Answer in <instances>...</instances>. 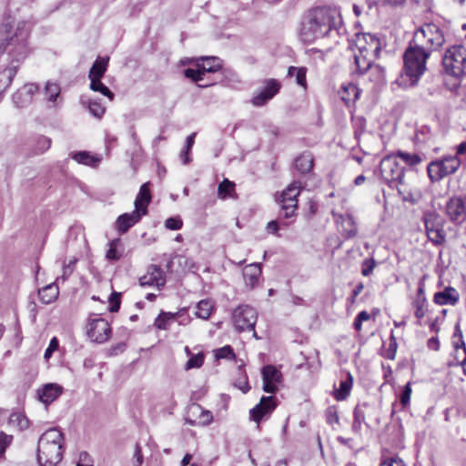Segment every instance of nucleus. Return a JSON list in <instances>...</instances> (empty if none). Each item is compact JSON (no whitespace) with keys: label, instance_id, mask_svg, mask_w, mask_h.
I'll return each mask as SVG.
<instances>
[{"label":"nucleus","instance_id":"f257e3e1","mask_svg":"<svg viewBox=\"0 0 466 466\" xmlns=\"http://www.w3.org/2000/svg\"><path fill=\"white\" fill-rule=\"evenodd\" d=\"M445 42L441 29L434 24H424L413 32L410 41V85L414 86L426 72V63L432 50Z\"/></svg>","mask_w":466,"mask_h":466},{"label":"nucleus","instance_id":"f03ea898","mask_svg":"<svg viewBox=\"0 0 466 466\" xmlns=\"http://www.w3.org/2000/svg\"><path fill=\"white\" fill-rule=\"evenodd\" d=\"M339 24H341V19L335 11L316 8L301 23L300 40L305 44H311L336 30Z\"/></svg>","mask_w":466,"mask_h":466},{"label":"nucleus","instance_id":"7ed1b4c3","mask_svg":"<svg viewBox=\"0 0 466 466\" xmlns=\"http://www.w3.org/2000/svg\"><path fill=\"white\" fill-rule=\"evenodd\" d=\"M408 153L399 152L397 156H387L380 161L381 177L390 187H395L403 201L408 200V184L406 183V167Z\"/></svg>","mask_w":466,"mask_h":466},{"label":"nucleus","instance_id":"20e7f679","mask_svg":"<svg viewBox=\"0 0 466 466\" xmlns=\"http://www.w3.org/2000/svg\"><path fill=\"white\" fill-rule=\"evenodd\" d=\"M63 433L52 428L45 431L38 440L37 461L41 466H56L62 460Z\"/></svg>","mask_w":466,"mask_h":466},{"label":"nucleus","instance_id":"39448f33","mask_svg":"<svg viewBox=\"0 0 466 466\" xmlns=\"http://www.w3.org/2000/svg\"><path fill=\"white\" fill-rule=\"evenodd\" d=\"M30 33V25L25 21L18 22L15 31L11 35H6L5 40L6 44L0 45V53L7 51L14 56L16 60L25 57L26 54V40Z\"/></svg>","mask_w":466,"mask_h":466},{"label":"nucleus","instance_id":"423d86ee","mask_svg":"<svg viewBox=\"0 0 466 466\" xmlns=\"http://www.w3.org/2000/svg\"><path fill=\"white\" fill-rule=\"evenodd\" d=\"M442 66L445 73L453 77L466 76V47L460 45L448 48L442 57Z\"/></svg>","mask_w":466,"mask_h":466},{"label":"nucleus","instance_id":"0eeeda50","mask_svg":"<svg viewBox=\"0 0 466 466\" xmlns=\"http://www.w3.org/2000/svg\"><path fill=\"white\" fill-rule=\"evenodd\" d=\"M461 162L457 155L443 157L431 161L427 167V173L431 182H437L443 177L454 174Z\"/></svg>","mask_w":466,"mask_h":466},{"label":"nucleus","instance_id":"6e6552de","mask_svg":"<svg viewBox=\"0 0 466 466\" xmlns=\"http://www.w3.org/2000/svg\"><path fill=\"white\" fill-rule=\"evenodd\" d=\"M257 319L256 309L248 305L238 306L232 314L234 327L238 332L254 330Z\"/></svg>","mask_w":466,"mask_h":466},{"label":"nucleus","instance_id":"1a4fd4ad","mask_svg":"<svg viewBox=\"0 0 466 466\" xmlns=\"http://www.w3.org/2000/svg\"><path fill=\"white\" fill-rule=\"evenodd\" d=\"M302 185L299 181L291 183L280 195L279 203L284 212V218H289L296 216L298 208V196L300 193Z\"/></svg>","mask_w":466,"mask_h":466},{"label":"nucleus","instance_id":"9d476101","mask_svg":"<svg viewBox=\"0 0 466 466\" xmlns=\"http://www.w3.org/2000/svg\"><path fill=\"white\" fill-rule=\"evenodd\" d=\"M350 46L358 53L372 54L373 56H378L380 52V39L368 33L356 34Z\"/></svg>","mask_w":466,"mask_h":466},{"label":"nucleus","instance_id":"9b49d317","mask_svg":"<svg viewBox=\"0 0 466 466\" xmlns=\"http://www.w3.org/2000/svg\"><path fill=\"white\" fill-rule=\"evenodd\" d=\"M86 334L92 341L104 343L110 338L111 328L106 319H94L88 324Z\"/></svg>","mask_w":466,"mask_h":466},{"label":"nucleus","instance_id":"f8f14e48","mask_svg":"<svg viewBox=\"0 0 466 466\" xmlns=\"http://www.w3.org/2000/svg\"><path fill=\"white\" fill-rule=\"evenodd\" d=\"M445 214L454 224H461L466 219V204L461 197L451 198L445 206Z\"/></svg>","mask_w":466,"mask_h":466},{"label":"nucleus","instance_id":"ddd939ff","mask_svg":"<svg viewBox=\"0 0 466 466\" xmlns=\"http://www.w3.org/2000/svg\"><path fill=\"white\" fill-rule=\"evenodd\" d=\"M139 284L142 287L156 286L161 289L166 284V276L163 269L157 265H150L147 273L139 279Z\"/></svg>","mask_w":466,"mask_h":466},{"label":"nucleus","instance_id":"4468645a","mask_svg":"<svg viewBox=\"0 0 466 466\" xmlns=\"http://www.w3.org/2000/svg\"><path fill=\"white\" fill-rule=\"evenodd\" d=\"M275 408V397L263 396L259 403L250 410V419L256 422H259L264 416L271 413Z\"/></svg>","mask_w":466,"mask_h":466},{"label":"nucleus","instance_id":"2eb2a0df","mask_svg":"<svg viewBox=\"0 0 466 466\" xmlns=\"http://www.w3.org/2000/svg\"><path fill=\"white\" fill-rule=\"evenodd\" d=\"M408 404V383H406L402 388V393L400 395V402H394L392 404V420L399 424L400 431L401 434L404 433V427L402 424V417L400 416V413H403L406 415L405 408Z\"/></svg>","mask_w":466,"mask_h":466},{"label":"nucleus","instance_id":"dca6fc26","mask_svg":"<svg viewBox=\"0 0 466 466\" xmlns=\"http://www.w3.org/2000/svg\"><path fill=\"white\" fill-rule=\"evenodd\" d=\"M63 392V387L56 383L45 384L41 389L37 390L38 400L49 404L55 401Z\"/></svg>","mask_w":466,"mask_h":466},{"label":"nucleus","instance_id":"f3484780","mask_svg":"<svg viewBox=\"0 0 466 466\" xmlns=\"http://www.w3.org/2000/svg\"><path fill=\"white\" fill-rule=\"evenodd\" d=\"M38 91L35 84H26L13 95V101L18 107H24L30 104L33 96Z\"/></svg>","mask_w":466,"mask_h":466},{"label":"nucleus","instance_id":"a211bd4d","mask_svg":"<svg viewBox=\"0 0 466 466\" xmlns=\"http://www.w3.org/2000/svg\"><path fill=\"white\" fill-rule=\"evenodd\" d=\"M151 201V194L149 189V183H144L139 189V192L135 200L134 211H137L138 214L144 216L147 213V206Z\"/></svg>","mask_w":466,"mask_h":466},{"label":"nucleus","instance_id":"6ab92c4d","mask_svg":"<svg viewBox=\"0 0 466 466\" xmlns=\"http://www.w3.org/2000/svg\"><path fill=\"white\" fill-rule=\"evenodd\" d=\"M432 218H436V215L433 213L424 214V226L426 228L427 236L429 239L434 245H441L445 241V234L442 228H429Z\"/></svg>","mask_w":466,"mask_h":466},{"label":"nucleus","instance_id":"aec40b11","mask_svg":"<svg viewBox=\"0 0 466 466\" xmlns=\"http://www.w3.org/2000/svg\"><path fill=\"white\" fill-rule=\"evenodd\" d=\"M141 215L137 211L120 215L116 221V228L120 234L126 233L131 227L137 223Z\"/></svg>","mask_w":466,"mask_h":466},{"label":"nucleus","instance_id":"412c9836","mask_svg":"<svg viewBox=\"0 0 466 466\" xmlns=\"http://www.w3.org/2000/svg\"><path fill=\"white\" fill-rule=\"evenodd\" d=\"M372 54L358 53L354 51V69L353 72L359 75H363L367 70L371 69Z\"/></svg>","mask_w":466,"mask_h":466},{"label":"nucleus","instance_id":"4be33fe9","mask_svg":"<svg viewBox=\"0 0 466 466\" xmlns=\"http://www.w3.org/2000/svg\"><path fill=\"white\" fill-rule=\"evenodd\" d=\"M294 165L299 173L303 175L309 173L314 166L313 155L309 151L301 153L295 158Z\"/></svg>","mask_w":466,"mask_h":466},{"label":"nucleus","instance_id":"5701e85b","mask_svg":"<svg viewBox=\"0 0 466 466\" xmlns=\"http://www.w3.org/2000/svg\"><path fill=\"white\" fill-rule=\"evenodd\" d=\"M459 300V295L455 289L448 287L444 290L435 293L434 302L438 305H455Z\"/></svg>","mask_w":466,"mask_h":466},{"label":"nucleus","instance_id":"b1692460","mask_svg":"<svg viewBox=\"0 0 466 466\" xmlns=\"http://www.w3.org/2000/svg\"><path fill=\"white\" fill-rule=\"evenodd\" d=\"M261 275L260 264L253 263L246 266L243 269V278L247 286L251 289L254 288L258 282V279Z\"/></svg>","mask_w":466,"mask_h":466},{"label":"nucleus","instance_id":"393cba45","mask_svg":"<svg viewBox=\"0 0 466 466\" xmlns=\"http://www.w3.org/2000/svg\"><path fill=\"white\" fill-rule=\"evenodd\" d=\"M353 378L350 372H347L345 375V379L341 380L339 382V388L335 390L334 398L337 400H344L350 393V390L352 387Z\"/></svg>","mask_w":466,"mask_h":466},{"label":"nucleus","instance_id":"a878e982","mask_svg":"<svg viewBox=\"0 0 466 466\" xmlns=\"http://www.w3.org/2000/svg\"><path fill=\"white\" fill-rule=\"evenodd\" d=\"M58 287L55 283L49 284L38 290L39 299L44 304L52 303L58 297Z\"/></svg>","mask_w":466,"mask_h":466},{"label":"nucleus","instance_id":"bb28decb","mask_svg":"<svg viewBox=\"0 0 466 466\" xmlns=\"http://www.w3.org/2000/svg\"><path fill=\"white\" fill-rule=\"evenodd\" d=\"M403 67L400 76L392 83V89L406 88L408 82V47L402 54Z\"/></svg>","mask_w":466,"mask_h":466},{"label":"nucleus","instance_id":"cd10ccee","mask_svg":"<svg viewBox=\"0 0 466 466\" xmlns=\"http://www.w3.org/2000/svg\"><path fill=\"white\" fill-rule=\"evenodd\" d=\"M341 227L343 235L346 238H351L358 233V228L356 222L351 215H346L341 217Z\"/></svg>","mask_w":466,"mask_h":466},{"label":"nucleus","instance_id":"c85d7f7f","mask_svg":"<svg viewBox=\"0 0 466 466\" xmlns=\"http://www.w3.org/2000/svg\"><path fill=\"white\" fill-rule=\"evenodd\" d=\"M108 57H98L90 68L88 77L102 78L106 71Z\"/></svg>","mask_w":466,"mask_h":466},{"label":"nucleus","instance_id":"c756f323","mask_svg":"<svg viewBox=\"0 0 466 466\" xmlns=\"http://www.w3.org/2000/svg\"><path fill=\"white\" fill-rule=\"evenodd\" d=\"M178 316L179 312L171 313L161 311L160 314L156 319L154 325L158 329L166 330L168 329L170 322L175 321Z\"/></svg>","mask_w":466,"mask_h":466},{"label":"nucleus","instance_id":"7c9ffc66","mask_svg":"<svg viewBox=\"0 0 466 466\" xmlns=\"http://www.w3.org/2000/svg\"><path fill=\"white\" fill-rule=\"evenodd\" d=\"M8 424L18 431H24L28 428L29 420L21 412H14L10 415Z\"/></svg>","mask_w":466,"mask_h":466},{"label":"nucleus","instance_id":"2f4dec72","mask_svg":"<svg viewBox=\"0 0 466 466\" xmlns=\"http://www.w3.org/2000/svg\"><path fill=\"white\" fill-rule=\"evenodd\" d=\"M262 379L263 380H269L279 384L282 381V374L274 366L267 365L262 369Z\"/></svg>","mask_w":466,"mask_h":466},{"label":"nucleus","instance_id":"473e14b6","mask_svg":"<svg viewBox=\"0 0 466 466\" xmlns=\"http://www.w3.org/2000/svg\"><path fill=\"white\" fill-rule=\"evenodd\" d=\"M235 192V184L229 181L228 178H225L218 187V196L221 199H226L228 198H233V194Z\"/></svg>","mask_w":466,"mask_h":466},{"label":"nucleus","instance_id":"72a5a7b5","mask_svg":"<svg viewBox=\"0 0 466 466\" xmlns=\"http://www.w3.org/2000/svg\"><path fill=\"white\" fill-rule=\"evenodd\" d=\"M201 68L204 73L217 72L221 68L220 60L216 56L201 57Z\"/></svg>","mask_w":466,"mask_h":466},{"label":"nucleus","instance_id":"f704fd0d","mask_svg":"<svg viewBox=\"0 0 466 466\" xmlns=\"http://www.w3.org/2000/svg\"><path fill=\"white\" fill-rule=\"evenodd\" d=\"M306 73L307 69L305 67L289 66L288 70V76H295L297 84L304 88L307 87Z\"/></svg>","mask_w":466,"mask_h":466},{"label":"nucleus","instance_id":"c9c22d12","mask_svg":"<svg viewBox=\"0 0 466 466\" xmlns=\"http://www.w3.org/2000/svg\"><path fill=\"white\" fill-rule=\"evenodd\" d=\"M212 309V302L208 299H202L197 305L196 316L203 319H208L211 315Z\"/></svg>","mask_w":466,"mask_h":466},{"label":"nucleus","instance_id":"e433bc0d","mask_svg":"<svg viewBox=\"0 0 466 466\" xmlns=\"http://www.w3.org/2000/svg\"><path fill=\"white\" fill-rule=\"evenodd\" d=\"M342 92L341 99L346 103L356 101L360 96L359 88L353 84L343 86Z\"/></svg>","mask_w":466,"mask_h":466},{"label":"nucleus","instance_id":"4c0bfd02","mask_svg":"<svg viewBox=\"0 0 466 466\" xmlns=\"http://www.w3.org/2000/svg\"><path fill=\"white\" fill-rule=\"evenodd\" d=\"M89 79H90V82H91L90 83V88L93 91L99 92L102 95L109 97L110 100H113L114 94L110 91V89L106 86H105L101 82V78H98V77H89Z\"/></svg>","mask_w":466,"mask_h":466},{"label":"nucleus","instance_id":"58836bf2","mask_svg":"<svg viewBox=\"0 0 466 466\" xmlns=\"http://www.w3.org/2000/svg\"><path fill=\"white\" fill-rule=\"evenodd\" d=\"M72 158L77 163L84 164L86 166H95L97 159L91 156L87 151H79L73 154Z\"/></svg>","mask_w":466,"mask_h":466},{"label":"nucleus","instance_id":"ea45409f","mask_svg":"<svg viewBox=\"0 0 466 466\" xmlns=\"http://www.w3.org/2000/svg\"><path fill=\"white\" fill-rule=\"evenodd\" d=\"M353 423H352V431L355 433H359L361 429V424L365 422V412L360 406H356L353 411Z\"/></svg>","mask_w":466,"mask_h":466},{"label":"nucleus","instance_id":"a19ab883","mask_svg":"<svg viewBox=\"0 0 466 466\" xmlns=\"http://www.w3.org/2000/svg\"><path fill=\"white\" fill-rule=\"evenodd\" d=\"M60 94V87L56 83L47 82L45 87V95L46 100L55 102Z\"/></svg>","mask_w":466,"mask_h":466},{"label":"nucleus","instance_id":"79ce46f5","mask_svg":"<svg viewBox=\"0 0 466 466\" xmlns=\"http://www.w3.org/2000/svg\"><path fill=\"white\" fill-rule=\"evenodd\" d=\"M89 112L96 117L100 118L105 114V106L96 100H89L87 103Z\"/></svg>","mask_w":466,"mask_h":466},{"label":"nucleus","instance_id":"37998d69","mask_svg":"<svg viewBox=\"0 0 466 466\" xmlns=\"http://www.w3.org/2000/svg\"><path fill=\"white\" fill-rule=\"evenodd\" d=\"M215 357L217 359H227V360H235L236 355L233 351V349L229 345H226L220 349L216 350Z\"/></svg>","mask_w":466,"mask_h":466},{"label":"nucleus","instance_id":"c03bdc74","mask_svg":"<svg viewBox=\"0 0 466 466\" xmlns=\"http://www.w3.org/2000/svg\"><path fill=\"white\" fill-rule=\"evenodd\" d=\"M191 409L195 411L200 412V420L198 421L199 424L208 425L213 420L212 413L209 410H203L199 405H193Z\"/></svg>","mask_w":466,"mask_h":466},{"label":"nucleus","instance_id":"a18cd8bd","mask_svg":"<svg viewBox=\"0 0 466 466\" xmlns=\"http://www.w3.org/2000/svg\"><path fill=\"white\" fill-rule=\"evenodd\" d=\"M280 89V84L276 79H268L265 81V86L263 87V92L268 94H272V97L279 93Z\"/></svg>","mask_w":466,"mask_h":466},{"label":"nucleus","instance_id":"49530a36","mask_svg":"<svg viewBox=\"0 0 466 466\" xmlns=\"http://www.w3.org/2000/svg\"><path fill=\"white\" fill-rule=\"evenodd\" d=\"M370 80L373 81L376 86L383 84L384 71L380 66H375L370 69Z\"/></svg>","mask_w":466,"mask_h":466},{"label":"nucleus","instance_id":"de8ad7c7","mask_svg":"<svg viewBox=\"0 0 466 466\" xmlns=\"http://www.w3.org/2000/svg\"><path fill=\"white\" fill-rule=\"evenodd\" d=\"M184 75L186 77L190 78L194 82H198L203 79L205 75L202 68L194 69V68H187L184 71Z\"/></svg>","mask_w":466,"mask_h":466},{"label":"nucleus","instance_id":"09e8293b","mask_svg":"<svg viewBox=\"0 0 466 466\" xmlns=\"http://www.w3.org/2000/svg\"><path fill=\"white\" fill-rule=\"evenodd\" d=\"M204 363V355L202 353H198L193 355L186 364V370L200 368Z\"/></svg>","mask_w":466,"mask_h":466},{"label":"nucleus","instance_id":"8fccbe9b","mask_svg":"<svg viewBox=\"0 0 466 466\" xmlns=\"http://www.w3.org/2000/svg\"><path fill=\"white\" fill-rule=\"evenodd\" d=\"M76 262V259L70 260L68 264L63 267V273L56 279V282H59L60 280L66 281L68 279V277L73 273L75 269Z\"/></svg>","mask_w":466,"mask_h":466},{"label":"nucleus","instance_id":"3c124183","mask_svg":"<svg viewBox=\"0 0 466 466\" xmlns=\"http://www.w3.org/2000/svg\"><path fill=\"white\" fill-rule=\"evenodd\" d=\"M272 98V94L267 95V93L261 90L257 96L252 98V104L256 106H261L265 105L268 100Z\"/></svg>","mask_w":466,"mask_h":466},{"label":"nucleus","instance_id":"603ef678","mask_svg":"<svg viewBox=\"0 0 466 466\" xmlns=\"http://www.w3.org/2000/svg\"><path fill=\"white\" fill-rule=\"evenodd\" d=\"M165 226L168 229L178 230V229H180L182 228L183 221L178 217H172V218H167L165 221Z\"/></svg>","mask_w":466,"mask_h":466},{"label":"nucleus","instance_id":"864d4df0","mask_svg":"<svg viewBox=\"0 0 466 466\" xmlns=\"http://www.w3.org/2000/svg\"><path fill=\"white\" fill-rule=\"evenodd\" d=\"M110 306H109V311L110 312H116L118 311L120 308V294L116 292H113L110 296Z\"/></svg>","mask_w":466,"mask_h":466},{"label":"nucleus","instance_id":"5fc2aeb1","mask_svg":"<svg viewBox=\"0 0 466 466\" xmlns=\"http://www.w3.org/2000/svg\"><path fill=\"white\" fill-rule=\"evenodd\" d=\"M416 310H415V316L418 319H421L425 315V305H426V298L423 297L421 300L417 299L415 302Z\"/></svg>","mask_w":466,"mask_h":466},{"label":"nucleus","instance_id":"6e6d98bb","mask_svg":"<svg viewBox=\"0 0 466 466\" xmlns=\"http://www.w3.org/2000/svg\"><path fill=\"white\" fill-rule=\"evenodd\" d=\"M51 146V139L46 137H40L37 139V148L39 153H43L47 150Z\"/></svg>","mask_w":466,"mask_h":466},{"label":"nucleus","instance_id":"4d7b16f0","mask_svg":"<svg viewBox=\"0 0 466 466\" xmlns=\"http://www.w3.org/2000/svg\"><path fill=\"white\" fill-rule=\"evenodd\" d=\"M380 466H406L405 462L398 457H390L383 460Z\"/></svg>","mask_w":466,"mask_h":466},{"label":"nucleus","instance_id":"13d9d810","mask_svg":"<svg viewBox=\"0 0 466 466\" xmlns=\"http://www.w3.org/2000/svg\"><path fill=\"white\" fill-rule=\"evenodd\" d=\"M326 417H327V422L329 424L332 423H338L339 422V415L337 413V410L334 407H329L326 410Z\"/></svg>","mask_w":466,"mask_h":466},{"label":"nucleus","instance_id":"bf43d9fd","mask_svg":"<svg viewBox=\"0 0 466 466\" xmlns=\"http://www.w3.org/2000/svg\"><path fill=\"white\" fill-rule=\"evenodd\" d=\"M396 350H397V342H396V339L394 337V333L392 331L391 336H390V343L389 349L386 353V358L393 360L395 357Z\"/></svg>","mask_w":466,"mask_h":466},{"label":"nucleus","instance_id":"052dcab7","mask_svg":"<svg viewBox=\"0 0 466 466\" xmlns=\"http://www.w3.org/2000/svg\"><path fill=\"white\" fill-rule=\"evenodd\" d=\"M58 345H59V344H58V340H57V339H56V337H54V338L50 340V343H49V345H48L47 349H46V351H45V355H44V357H45L46 359H49V358L52 356L53 352L58 349Z\"/></svg>","mask_w":466,"mask_h":466},{"label":"nucleus","instance_id":"680f3d73","mask_svg":"<svg viewBox=\"0 0 466 466\" xmlns=\"http://www.w3.org/2000/svg\"><path fill=\"white\" fill-rule=\"evenodd\" d=\"M106 258L108 260H117V259H119L120 255L118 254L114 242L110 243V247H109L108 250L106 251Z\"/></svg>","mask_w":466,"mask_h":466},{"label":"nucleus","instance_id":"e2e57ef3","mask_svg":"<svg viewBox=\"0 0 466 466\" xmlns=\"http://www.w3.org/2000/svg\"><path fill=\"white\" fill-rule=\"evenodd\" d=\"M134 459H135L134 466H141L142 465L143 455H142V451H141V447L139 446L138 443H137L136 447H135Z\"/></svg>","mask_w":466,"mask_h":466},{"label":"nucleus","instance_id":"0e129e2a","mask_svg":"<svg viewBox=\"0 0 466 466\" xmlns=\"http://www.w3.org/2000/svg\"><path fill=\"white\" fill-rule=\"evenodd\" d=\"M13 436L7 435L4 432H0V447L4 449V452L5 451V449L10 445L12 442Z\"/></svg>","mask_w":466,"mask_h":466},{"label":"nucleus","instance_id":"69168bd1","mask_svg":"<svg viewBox=\"0 0 466 466\" xmlns=\"http://www.w3.org/2000/svg\"><path fill=\"white\" fill-rule=\"evenodd\" d=\"M374 268V261L373 260H365L363 263V267L361 269V273L363 276H369Z\"/></svg>","mask_w":466,"mask_h":466},{"label":"nucleus","instance_id":"338daca9","mask_svg":"<svg viewBox=\"0 0 466 466\" xmlns=\"http://www.w3.org/2000/svg\"><path fill=\"white\" fill-rule=\"evenodd\" d=\"M277 384L273 381L263 380V390L268 393H275L278 390Z\"/></svg>","mask_w":466,"mask_h":466},{"label":"nucleus","instance_id":"774afa93","mask_svg":"<svg viewBox=\"0 0 466 466\" xmlns=\"http://www.w3.org/2000/svg\"><path fill=\"white\" fill-rule=\"evenodd\" d=\"M235 386L243 393H247L250 390L247 378L243 379V380L235 382Z\"/></svg>","mask_w":466,"mask_h":466}]
</instances>
